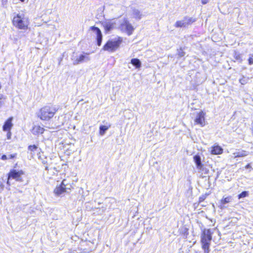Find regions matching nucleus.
I'll list each match as a JSON object with an SVG mask.
<instances>
[{
    "mask_svg": "<svg viewBox=\"0 0 253 253\" xmlns=\"http://www.w3.org/2000/svg\"><path fill=\"white\" fill-rule=\"evenodd\" d=\"M57 110L54 106H45L37 113V116L42 120L48 121L53 117Z\"/></svg>",
    "mask_w": 253,
    "mask_h": 253,
    "instance_id": "1",
    "label": "nucleus"
},
{
    "mask_svg": "<svg viewBox=\"0 0 253 253\" xmlns=\"http://www.w3.org/2000/svg\"><path fill=\"white\" fill-rule=\"evenodd\" d=\"M122 42L123 39L121 37L110 40L104 44L103 49L109 52H114L119 48Z\"/></svg>",
    "mask_w": 253,
    "mask_h": 253,
    "instance_id": "2",
    "label": "nucleus"
},
{
    "mask_svg": "<svg viewBox=\"0 0 253 253\" xmlns=\"http://www.w3.org/2000/svg\"><path fill=\"white\" fill-rule=\"evenodd\" d=\"M12 23L14 26L20 29L25 30L28 28V20L23 15L17 14L13 17Z\"/></svg>",
    "mask_w": 253,
    "mask_h": 253,
    "instance_id": "3",
    "label": "nucleus"
},
{
    "mask_svg": "<svg viewBox=\"0 0 253 253\" xmlns=\"http://www.w3.org/2000/svg\"><path fill=\"white\" fill-rule=\"evenodd\" d=\"M212 240V233L211 229H204L201 236L202 248L210 247Z\"/></svg>",
    "mask_w": 253,
    "mask_h": 253,
    "instance_id": "4",
    "label": "nucleus"
},
{
    "mask_svg": "<svg viewBox=\"0 0 253 253\" xmlns=\"http://www.w3.org/2000/svg\"><path fill=\"white\" fill-rule=\"evenodd\" d=\"M119 28L122 32L126 33L128 36L132 35L134 30V27L126 18L124 19Z\"/></svg>",
    "mask_w": 253,
    "mask_h": 253,
    "instance_id": "5",
    "label": "nucleus"
},
{
    "mask_svg": "<svg viewBox=\"0 0 253 253\" xmlns=\"http://www.w3.org/2000/svg\"><path fill=\"white\" fill-rule=\"evenodd\" d=\"M24 172L23 170H16V169H11L8 173V177L9 178H12L13 179H16V181H21L22 178L21 176L23 175Z\"/></svg>",
    "mask_w": 253,
    "mask_h": 253,
    "instance_id": "6",
    "label": "nucleus"
},
{
    "mask_svg": "<svg viewBox=\"0 0 253 253\" xmlns=\"http://www.w3.org/2000/svg\"><path fill=\"white\" fill-rule=\"evenodd\" d=\"M90 59V58L89 56V54L87 53L80 54L79 57H77L76 59L72 58L74 65L79 64L84 62H87L89 61Z\"/></svg>",
    "mask_w": 253,
    "mask_h": 253,
    "instance_id": "7",
    "label": "nucleus"
},
{
    "mask_svg": "<svg viewBox=\"0 0 253 253\" xmlns=\"http://www.w3.org/2000/svg\"><path fill=\"white\" fill-rule=\"evenodd\" d=\"M90 29L95 34L96 36V40L97 42V44L98 46H100L102 43L103 38L101 30L99 28L95 27V26L90 27Z\"/></svg>",
    "mask_w": 253,
    "mask_h": 253,
    "instance_id": "8",
    "label": "nucleus"
},
{
    "mask_svg": "<svg viewBox=\"0 0 253 253\" xmlns=\"http://www.w3.org/2000/svg\"><path fill=\"white\" fill-rule=\"evenodd\" d=\"M205 113L201 111L197 114V116L194 120L196 124L200 125L203 127L205 126Z\"/></svg>",
    "mask_w": 253,
    "mask_h": 253,
    "instance_id": "9",
    "label": "nucleus"
},
{
    "mask_svg": "<svg viewBox=\"0 0 253 253\" xmlns=\"http://www.w3.org/2000/svg\"><path fill=\"white\" fill-rule=\"evenodd\" d=\"M193 159L197 169L200 171H204V166L202 163L201 156L199 155H196L193 157Z\"/></svg>",
    "mask_w": 253,
    "mask_h": 253,
    "instance_id": "10",
    "label": "nucleus"
},
{
    "mask_svg": "<svg viewBox=\"0 0 253 253\" xmlns=\"http://www.w3.org/2000/svg\"><path fill=\"white\" fill-rule=\"evenodd\" d=\"M66 180H63L59 186H57L54 190L55 194L57 196H60L64 192H66L65 182Z\"/></svg>",
    "mask_w": 253,
    "mask_h": 253,
    "instance_id": "11",
    "label": "nucleus"
},
{
    "mask_svg": "<svg viewBox=\"0 0 253 253\" xmlns=\"http://www.w3.org/2000/svg\"><path fill=\"white\" fill-rule=\"evenodd\" d=\"M12 117H10L6 121L2 127L3 131L10 130L12 126H13V124L12 123Z\"/></svg>",
    "mask_w": 253,
    "mask_h": 253,
    "instance_id": "12",
    "label": "nucleus"
},
{
    "mask_svg": "<svg viewBox=\"0 0 253 253\" xmlns=\"http://www.w3.org/2000/svg\"><path fill=\"white\" fill-rule=\"evenodd\" d=\"M132 10V14L133 15V17L136 20H140L141 19L142 17V14L140 12L139 10L134 7L131 8Z\"/></svg>",
    "mask_w": 253,
    "mask_h": 253,
    "instance_id": "13",
    "label": "nucleus"
},
{
    "mask_svg": "<svg viewBox=\"0 0 253 253\" xmlns=\"http://www.w3.org/2000/svg\"><path fill=\"white\" fill-rule=\"evenodd\" d=\"M249 152L242 150H238L233 154L234 158L244 157L247 156Z\"/></svg>",
    "mask_w": 253,
    "mask_h": 253,
    "instance_id": "14",
    "label": "nucleus"
},
{
    "mask_svg": "<svg viewBox=\"0 0 253 253\" xmlns=\"http://www.w3.org/2000/svg\"><path fill=\"white\" fill-rule=\"evenodd\" d=\"M223 152V149L219 146H214L211 148V153L213 155H219Z\"/></svg>",
    "mask_w": 253,
    "mask_h": 253,
    "instance_id": "15",
    "label": "nucleus"
},
{
    "mask_svg": "<svg viewBox=\"0 0 253 253\" xmlns=\"http://www.w3.org/2000/svg\"><path fill=\"white\" fill-rule=\"evenodd\" d=\"M44 129L43 127H41L40 126H35L33 127L32 129V133L35 135H39L40 134H42Z\"/></svg>",
    "mask_w": 253,
    "mask_h": 253,
    "instance_id": "16",
    "label": "nucleus"
},
{
    "mask_svg": "<svg viewBox=\"0 0 253 253\" xmlns=\"http://www.w3.org/2000/svg\"><path fill=\"white\" fill-rule=\"evenodd\" d=\"M115 24L113 22H107L103 24V26L106 32H109L113 29Z\"/></svg>",
    "mask_w": 253,
    "mask_h": 253,
    "instance_id": "17",
    "label": "nucleus"
},
{
    "mask_svg": "<svg viewBox=\"0 0 253 253\" xmlns=\"http://www.w3.org/2000/svg\"><path fill=\"white\" fill-rule=\"evenodd\" d=\"M183 19L186 27L196 21V19L193 17L185 16L183 18Z\"/></svg>",
    "mask_w": 253,
    "mask_h": 253,
    "instance_id": "18",
    "label": "nucleus"
},
{
    "mask_svg": "<svg viewBox=\"0 0 253 253\" xmlns=\"http://www.w3.org/2000/svg\"><path fill=\"white\" fill-rule=\"evenodd\" d=\"M232 198L231 196L227 197L225 198H223L221 200V205H220V208L221 209H224L225 208L224 205L230 202L231 201Z\"/></svg>",
    "mask_w": 253,
    "mask_h": 253,
    "instance_id": "19",
    "label": "nucleus"
},
{
    "mask_svg": "<svg viewBox=\"0 0 253 253\" xmlns=\"http://www.w3.org/2000/svg\"><path fill=\"white\" fill-rule=\"evenodd\" d=\"M131 63L136 68H139L141 67V61L137 58H132L131 60Z\"/></svg>",
    "mask_w": 253,
    "mask_h": 253,
    "instance_id": "20",
    "label": "nucleus"
},
{
    "mask_svg": "<svg viewBox=\"0 0 253 253\" xmlns=\"http://www.w3.org/2000/svg\"><path fill=\"white\" fill-rule=\"evenodd\" d=\"M111 127V125L110 124L109 126H100L99 127V133L101 135H103L106 131L109 129V127Z\"/></svg>",
    "mask_w": 253,
    "mask_h": 253,
    "instance_id": "21",
    "label": "nucleus"
},
{
    "mask_svg": "<svg viewBox=\"0 0 253 253\" xmlns=\"http://www.w3.org/2000/svg\"><path fill=\"white\" fill-rule=\"evenodd\" d=\"M17 156L16 153L12 154H9L8 155H2L1 157V159L2 160H6L7 159H12L15 158Z\"/></svg>",
    "mask_w": 253,
    "mask_h": 253,
    "instance_id": "22",
    "label": "nucleus"
},
{
    "mask_svg": "<svg viewBox=\"0 0 253 253\" xmlns=\"http://www.w3.org/2000/svg\"><path fill=\"white\" fill-rule=\"evenodd\" d=\"M233 57L236 60L239 61L240 63L242 62V59L241 55L239 52L235 51L234 52Z\"/></svg>",
    "mask_w": 253,
    "mask_h": 253,
    "instance_id": "23",
    "label": "nucleus"
},
{
    "mask_svg": "<svg viewBox=\"0 0 253 253\" xmlns=\"http://www.w3.org/2000/svg\"><path fill=\"white\" fill-rule=\"evenodd\" d=\"M175 26L177 28L186 27L184 24V19L181 20L176 21L175 24Z\"/></svg>",
    "mask_w": 253,
    "mask_h": 253,
    "instance_id": "24",
    "label": "nucleus"
},
{
    "mask_svg": "<svg viewBox=\"0 0 253 253\" xmlns=\"http://www.w3.org/2000/svg\"><path fill=\"white\" fill-rule=\"evenodd\" d=\"M248 196V192L245 191L242 192L240 194H239L238 197V199H240L242 198L246 197Z\"/></svg>",
    "mask_w": 253,
    "mask_h": 253,
    "instance_id": "25",
    "label": "nucleus"
},
{
    "mask_svg": "<svg viewBox=\"0 0 253 253\" xmlns=\"http://www.w3.org/2000/svg\"><path fill=\"white\" fill-rule=\"evenodd\" d=\"M185 54V52L183 51V49L180 48L179 49L177 50V55L179 57H183Z\"/></svg>",
    "mask_w": 253,
    "mask_h": 253,
    "instance_id": "26",
    "label": "nucleus"
},
{
    "mask_svg": "<svg viewBox=\"0 0 253 253\" xmlns=\"http://www.w3.org/2000/svg\"><path fill=\"white\" fill-rule=\"evenodd\" d=\"M248 81V78H246L244 77H243L242 79L239 80V82L241 84L244 85L246 84Z\"/></svg>",
    "mask_w": 253,
    "mask_h": 253,
    "instance_id": "27",
    "label": "nucleus"
},
{
    "mask_svg": "<svg viewBox=\"0 0 253 253\" xmlns=\"http://www.w3.org/2000/svg\"><path fill=\"white\" fill-rule=\"evenodd\" d=\"M38 147L36 145H30L28 146V150L31 151H35L37 149Z\"/></svg>",
    "mask_w": 253,
    "mask_h": 253,
    "instance_id": "28",
    "label": "nucleus"
},
{
    "mask_svg": "<svg viewBox=\"0 0 253 253\" xmlns=\"http://www.w3.org/2000/svg\"><path fill=\"white\" fill-rule=\"evenodd\" d=\"M248 62L249 65L253 64V54L250 55V57L248 59Z\"/></svg>",
    "mask_w": 253,
    "mask_h": 253,
    "instance_id": "29",
    "label": "nucleus"
},
{
    "mask_svg": "<svg viewBox=\"0 0 253 253\" xmlns=\"http://www.w3.org/2000/svg\"><path fill=\"white\" fill-rule=\"evenodd\" d=\"M4 188V185L1 181H0V192H1Z\"/></svg>",
    "mask_w": 253,
    "mask_h": 253,
    "instance_id": "30",
    "label": "nucleus"
},
{
    "mask_svg": "<svg viewBox=\"0 0 253 253\" xmlns=\"http://www.w3.org/2000/svg\"><path fill=\"white\" fill-rule=\"evenodd\" d=\"M204 251V253H210V247H206L205 248H202Z\"/></svg>",
    "mask_w": 253,
    "mask_h": 253,
    "instance_id": "31",
    "label": "nucleus"
},
{
    "mask_svg": "<svg viewBox=\"0 0 253 253\" xmlns=\"http://www.w3.org/2000/svg\"><path fill=\"white\" fill-rule=\"evenodd\" d=\"M205 199H206V196H205L203 195V196L200 197L199 198V202H202L204 201Z\"/></svg>",
    "mask_w": 253,
    "mask_h": 253,
    "instance_id": "32",
    "label": "nucleus"
},
{
    "mask_svg": "<svg viewBox=\"0 0 253 253\" xmlns=\"http://www.w3.org/2000/svg\"><path fill=\"white\" fill-rule=\"evenodd\" d=\"M11 133L10 130L8 131V132L7 133V138L8 139H10L11 138Z\"/></svg>",
    "mask_w": 253,
    "mask_h": 253,
    "instance_id": "33",
    "label": "nucleus"
},
{
    "mask_svg": "<svg viewBox=\"0 0 253 253\" xmlns=\"http://www.w3.org/2000/svg\"><path fill=\"white\" fill-rule=\"evenodd\" d=\"M245 168L246 169H251V168H252V167H251V165L250 164H249L245 166Z\"/></svg>",
    "mask_w": 253,
    "mask_h": 253,
    "instance_id": "34",
    "label": "nucleus"
},
{
    "mask_svg": "<svg viewBox=\"0 0 253 253\" xmlns=\"http://www.w3.org/2000/svg\"><path fill=\"white\" fill-rule=\"evenodd\" d=\"M208 0H202V2L203 4H206L208 2Z\"/></svg>",
    "mask_w": 253,
    "mask_h": 253,
    "instance_id": "35",
    "label": "nucleus"
},
{
    "mask_svg": "<svg viewBox=\"0 0 253 253\" xmlns=\"http://www.w3.org/2000/svg\"><path fill=\"white\" fill-rule=\"evenodd\" d=\"M9 180H10V178H9V177H8L6 183H7V184L9 186L10 185Z\"/></svg>",
    "mask_w": 253,
    "mask_h": 253,
    "instance_id": "36",
    "label": "nucleus"
},
{
    "mask_svg": "<svg viewBox=\"0 0 253 253\" xmlns=\"http://www.w3.org/2000/svg\"><path fill=\"white\" fill-rule=\"evenodd\" d=\"M3 97V95L1 94H0V99H1Z\"/></svg>",
    "mask_w": 253,
    "mask_h": 253,
    "instance_id": "37",
    "label": "nucleus"
},
{
    "mask_svg": "<svg viewBox=\"0 0 253 253\" xmlns=\"http://www.w3.org/2000/svg\"><path fill=\"white\" fill-rule=\"evenodd\" d=\"M21 1L23 2L25 0H20Z\"/></svg>",
    "mask_w": 253,
    "mask_h": 253,
    "instance_id": "38",
    "label": "nucleus"
},
{
    "mask_svg": "<svg viewBox=\"0 0 253 253\" xmlns=\"http://www.w3.org/2000/svg\"><path fill=\"white\" fill-rule=\"evenodd\" d=\"M45 169H46V170H47V169H48V168H47V167H46V168H45Z\"/></svg>",
    "mask_w": 253,
    "mask_h": 253,
    "instance_id": "39",
    "label": "nucleus"
},
{
    "mask_svg": "<svg viewBox=\"0 0 253 253\" xmlns=\"http://www.w3.org/2000/svg\"><path fill=\"white\" fill-rule=\"evenodd\" d=\"M0 104H1V101H0Z\"/></svg>",
    "mask_w": 253,
    "mask_h": 253,
    "instance_id": "40",
    "label": "nucleus"
}]
</instances>
